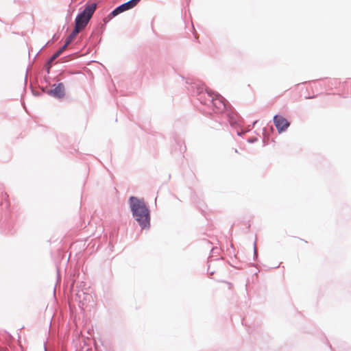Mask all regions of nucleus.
Listing matches in <instances>:
<instances>
[{"label": "nucleus", "mask_w": 351, "mask_h": 351, "mask_svg": "<svg viewBox=\"0 0 351 351\" xmlns=\"http://www.w3.org/2000/svg\"><path fill=\"white\" fill-rule=\"evenodd\" d=\"M130 203L133 216L141 228H149L150 224L149 210L143 199L131 197Z\"/></svg>", "instance_id": "nucleus-1"}, {"label": "nucleus", "mask_w": 351, "mask_h": 351, "mask_svg": "<svg viewBox=\"0 0 351 351\" xmlns=\"http://www.w3.org/2000/svg\"><path fill=\"white\" fill-rule=\"evenodd\" d=\"M97 8L96 3L86 5L82 12L78 14L75 19V28L80 32L85 28L93 15Z\"/></svg>", "instance_id": "nucleus-2"}, {"label": "nucleus", "mask_w": 351, "mask_h": 351, "mask_svg": "<svg viewBox=\"0 0 351 351\" xmlns=\"http://www.w3.org/2000/svg\"><path fill=\"white\" fill-rule=\"evenodd\" d=\"M213 110L216 113H221L226 109V101L220 95H215L212 99Z\"/></svg>", "instance_id": "nucleus-3"}, {"label": "nucleus", "mask_w": 351, "mask_h": 351, "mask_svg": "<svg viewBox=\"0 0 351 351\" xmlns=\"http://www.w3.org/2000/svg\"><path fill=\"white\" fill-rule=\"evenodd\" d=\"M141 0H130L114 9L110 16H115L117 14L135 7Z\"/></svg>", "instance_id": "nucleus-4"}, {"label": "nucleus", "mask_w": 351, "mask_h": 351, "mask_svg": "<svg viewBox=\"0 0 351 351\" xmlns=\"http://www.w3.org/2000/svg\"><path fill=\"white\" fill-rule=\"evenodd\" d=\"M274 123L280 133L285 131L290 125L288 120L280 115H275L274 117Z\"/></svg>", "instance_id": "nucleus-5"}, {"label": "nucleus", "mask_w": 351, "mask_h": 351, "mask_svg": "<svg viewBox=\"0 0 351 351\" xmlns=\"http://www.w3.org/2000/svg\"><path fill=\"white\" fill-rule=\"evenodd\" d=\"M51 94L57 97H62L64 95V86L62 84H58L51 90Z\"/></svg>", "instance_id": "nucleus-6"}, {"label": "nucleus", "mask_w": 351, "mask_h": 351, "mask_svg": "<svg viewBox=\"0 0 351 351\" xmlns=\"http://www.w3.org/2000/svg\"><path fill=\"white\" fill-rule=\"evenodd\" d=\"M80 32V30H78L76 28H74L73 31L71 32V34L68 36L69 38H70L71 40H74L77 36V35Z\"/></svg>", "instance_id": "nucleus-7"}, {"label": "nucleus", "mask_w": 351, "mask_h": 351, "mask_svg": "<svg viewBox=\"0 0 351 351\" xmlns=\"http://www.w3.org/2000/svg\"><path fill=\"white\" fill-rule=\"evenodd\" d=\"M66 49L62 46L56 53H55L51 57V60H54L57 58Z\"/></svg>", "instance_id": "nucleus-8"}, {"label": "nucleus", "mask_w": 351, "mask_h": 351, "mask_svg": "<svg viewBox=\"0 0 351 351\" xmlns=\"http://www.w3.org/2000/svg\"><path fill=\"white\" fill-rule=\"evenodd\" d=\"M296 241H297V243L295 244L298 246L301 245V244H306L307 243V241H306L302 239H298L296 240Z\"/></svg>", "instance_id": "nucleus-9"}, {"label": "nucleus", "mask_w": 351, "mask_h": 351, "mask_svg": "<svg viewBox=\"0 0 351 351\" xmlns=\"http://www.w3.org/2000/svg\"><path fill=\"white\" fill-rule=\"evenodd\" d=\"M73 42V40H71L70 38H69L68 37L66 38V40H65V43L64 45H63V47L66 49V47H68V45L71 43Z\"/></svg>", "instance_id": "nucleus-10"}]
</instances>
